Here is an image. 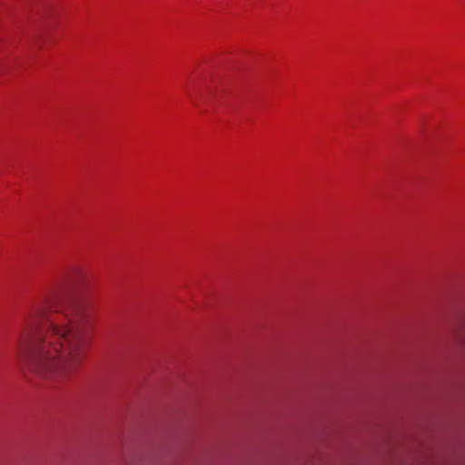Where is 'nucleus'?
Segmentation results:
<instances>
[{"instance_id":"nucleus-1","label":"nucleus","mask_w":465,"mask_h":465,"mask_svg":"<svg viewBox=\"0 0 465 465\" xmlns=\"http://www.w3.org/2000/svg\"><path fill=\"white\" fill-rule=\"evenodd\" d=\"M86 277L82 269L73 268L64 286L35 303L25 314L17 337V357L25 374L63 383L84 363L93 341L92 310L64 298V289H82Z\"/></svg>"},{"instance_id":"nucleus-2","label":"nucleus","mask_w":465,"mask_h":465,"mask_svg":"<svg viewBox=\"0 0 465 465\" xmlns=\"http://www.w3.org/2000/svg\"><path fill=\"white\" fill-rule=\"evenodd\" d=\"M187 94L194 105H197L198 100H207L211 96V93H203L202 91L188 89Z\"/></svg>"}]
</instances>
